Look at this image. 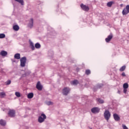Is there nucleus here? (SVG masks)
Here are the masks:
<instances>
[{
    "label": "nucleus",
    "instance_id": "22",
    "mask_svg": "<svg viewBox=\"0 0 129 129\" xmlns=\"http://www.w3.org/2000/svg\"><path fill=\"white\" fill-rule=\"evenodd\" d=\"M113 4V2L112 1L109 2L107 4V6L109 8H110L112 6Z\"/></svg>",
    "mask_w": 129,
    "mask_h": 129
},
{
    "label": "nucleus",
    "instance_id": "29",
    "mask_svg": "<svg viewBox=\"0 0 129 129\" xmlns=\"http://www.w3.org/2000/svg\"><path fill=\"white\" fill-rule=\"evenodd\" d=\"M85 73L87 75H89V74H90V73H91L90 70H86Z\"/></svg>",
    "mask_w": 129,
    "mask_h": 129
},
{
    "label": "nucleus",
    "instance_id": "34",
    "mask_svg": "<svg viewBox=\"0 0 129 129\" xmlns=\"http://www.w3.org/2000/svg\"><path fill=\"white\" fill-rule=\"evenodd\" d=\"M127 89H123V92L125 94L126 93V92L127 91V90H126Z\"/></svg>",
    "mask_w": 129,
    "mask_h": 129
},
{
    "label": "nucleus",
    "instance_id": "28",
    "mask_svg": "<svg viewBox=\"0 0 129 129\" xmlns=\"http://www.w3.org/2000/svg\"><path fill=\"white\" fill-rule=\"evenodd\" d=\"M125 70V66H123L120 69V71H124Z\"/></svg>",
    "mask_w": 129,
    "mask_h": 129
},
{
    "label": "nucleus",
    "instance_id": "13",
    "mask_svg": "<svg viewBox=\"0 0 129 129\" xmlns=\"http://www.w3.org/2000/svg\"><path fill=\"white\" fill-rule=\"evenodd\" d=\"M0 55L3 56H7V55H8V52L5 50H2L0 53Z\"/></svg>",
    "mask_w": 129,
    "mask_h": 129
},
{
    "label": "nucleus",
    "instance_id": "2",
    "mask_svg": "<svg viewBox=\"0 0 129 129\" xmlns=\"http://www.w3.org/2000/svg\"><path fill=\"white\" fill-rule=\"evenodd\" d=\"M27 62V57L24 56L20 59V65L21 67H25L26 66V63Z\"/></svg>",
    "mask_w": 129,
    "mask_h": 129
},
{
    "label": "nucleus",
    "instance_id": "9",
    "mask_svg": "<svg viewBox=\"0 0 129 129\" xmlns=\"http://www.w3.org/2000/svg\"><path fill=\"white\" fill-rule=\"evenodd\" d=\"M112 39V34H110L108 37L105 38V41L106 43H108L109 42H110V40Z\"/></svg>",
    "mask_w": 129,
    "mask_h": 129
},
{
    "label": "nucleus",
    "instance_id": "36",
    "mask_svg": "<svg viewBox=\"0 0 129 129\" xmlns=\"http://www.w3.org/2000/svg\"><path fill=\"white\" fill-rule=\"evenodd\" d=\"M64 90H65V88H63V92H62L63 95H65V92H64Z\"/></svg>",
    "mask_w": 129,
    "mask_h": 129
},
{
    "label": "nucleus",
    "instance_id": "5",
    "mask_svg": "<svg viewBox=\"0 0 129 129\" xmlns=\"http://www.w3.org/2000/svg\"><path fill=\"white\" fill-rule=\"evenodd\" d=\"M91 110L92 113L96 114V113H99V111H100V109L97 107H95L92 108Z\"/></svg>",
    "mask_w": 129,
    "mask_h": 129
},
{
    "label": "nucleus",
    "instance_id": "27",
    "mask_svg": "<svg viewBox=\"0 0 129 129\" xmlns=\"http://www.w3.org/2000/svg\"><path fill=\"white\" fill-rule=\"evenodd\" d=\"M15 95H16L17 97H21V94H20V92H15Z\"/></svg>",
    "mask_w": 129,
    "mask_h": 129
},
{
    "label": "nucleus",
    "instance_id": "25",
    "mask_svg": "<svg viewBox=\"0 0 129 129\" xmlns=\"http://www.w3.org/2000/svg\"><path fill=\"white\" fill-rule=\"evenodd\" d=\"M123 88L124 89H127L128 88V84L127 83H124L123 85Z\"/></svg>",
    "mask_w": 129,
    "mask_h": 129
},
{
    "label": "nucleus",
    "instance_id": "33",
    "mask_svg": "<svg viewBox=\"0 0 129 129\" xmlns=\"http://www.w3.org/2000/svg\"><path fill=\"white\" fill-rule=\"evenodd\" d=\"M122 126L123 127V129H128V128L125 124H122Z\"/></svg>",
    "mask_w": 129,
    "mask_h": 129
},
{
    "label": "nucleus",
    "instance_id": "8",
    "mask_svg": "<svg viewBox=\"0 0 129 129\" xmlns=\"http://www.w3.org/2000/svg\"><path fill=\"white\" fill-rule=\"evenodd\" d=\"M36 88L38 89V90H39L41 91L43 89V86L41 85V82L40 81L38 82L36 84Z\"/></svg>",
    "mask_w": 129,
    "mask_h": 129
},
{
    "label": "nucleus",
    "instance_id": "24",
    "mask_svg": "<svg viewBox=\"0 0 129 129\" xmlns=\"http://www.w3.org/2000/svg\"><path fill=\"white\" fill-rule=\"evenodd\" d=\"M97 100L100 103H104V101L100 98L97 99Z\"/></svg>",
    "mask_w": 129,
    "mask_h": 129
},
{
    "label": "nucleus",
    "instance_id": "10",
    "mask_svg": "<svg viewBox=\"0 0 129 129\" xmlns=\"http://www.w3.org/2000/svg\"><path fill=\"white\" fill-rule=\"evenodd\" d=\"M34 25V20L33 18L30 19L29 24H28V27L29 28H33V26Z\"/></svg>",
    "mask_w": 129,
    "mask_h": 129
},
{
    "label": "nucleus",
    "instance_id": "16",
    "mask_svg": "<svg viewBox=\"0 0 129 129\" xmlns=\"http://www.w3.org/2000/svg\"><path fill=\"white\" fill-rule=\"evenodd\" d=\"M27 97L29 99L33 98V97H34V93H29L27 95Z\"/></svg>",
    "mask_w": 129,
    "mask_h": 129
},
{
    "label": "nucleus",
    "instance_id": "32",
    "mask_svg": "<svg viewBox=\"0 0 129 129\" xmlns=\"http://www.w3.org/2000/svg\"><path fill=\"white\" fill-rule=\"evenodd\" d=\"M46 104L47 105H52L53 102H52L51 101H48V102H46Z\"/></svg>",
    "mask_w": 129,
    "mask_h": 129
},
{
    "label": "nucleus",
    "instance_id": "14",
    "mask_svg": "<svg viewBox=\"0 0 129 129\" xmlns=\"http://www.w3.org/2000/svg\"><path fill=\"white\" fill-rule=\"evenodd\" d=\"M15 59H17V60H19V59H21V54L20 53H16L14 55Z\"/></svg>",
    "mask_w": 129,
    "mask_h": 129
},
{
    "label": "nucleus",
    "instance_id": "3",
    "mask_svg": "<svg viewBox=\"0 0 129 129\" xmlns=\"http://www.w3.org/2000/svg\"><path fill=\"white\" fill-rule=\"evenodd\" d=\"M80 7L82 10H83V11H84V12H88V11H89L90 10L89 6H88V5H86L83 4H81Z\"/></svg>",
    "mask_w": 129,
    "mask_h": 129
},
{
    "label": "nucleus",
    "instance_id": "1",
    "mask_svg": "<svg viewBox=\"0 0 129 129\" xmlns=\"http://www.w3.org/2000/svg\"><path fill=\"white\" fill-rule=\"evenodd\" d=\"M46 118H47L46 115H45V114L44 113L41 114V115L38 117V122H40V123H42V122H44Z\"/></svg>",
    "mask_w": 129,
    "mask_h": 129
},
{
    "label": "nucleus",
    "instance_id": "15",
    "mask_svg": "<svg viewBox=\"0 0 129 129\" xmlns=\"http://www.w3.org/2000/svg\"><path fill=\"white\" fill-rule=\"evenodd\" d=\"M70 93V88H65V95H68Z\"/></svg>",
    "mask_w": 129,
    "mask_h": 129
},
{
    "label": "nucleus",
    "instance_id": "35",
    "mask_svg": "<svg viewBox=\"0 0 129 129\" xmlns=\"http://www.w3.org/2000/svg\"><path fill=\"white\" fill-rule=\"evenodd\" d=\"M122 76L124 77L125 76V73L124 72H123L121 74Z\"/></svg>",
    "mask_w": 129,
    "mask_h": 129
},
{
    "label": "nucleus",
    "instance_id": "17",
    "mask_svg": "<svg viewBox=\"0 0 129 129\" xmlns=\"http://www.w3.org/2000/svg\"><path fill=\"white\" fill-rule=\"evenodd\" d=\"M72 84H73V85H77V84H78L79 83V82H78V81L77 80H75L74 81H73L71 82Z\"/></svg>",
    "mask_w": 129,
    "mask_h": 129
},
{
    "label": "nucleus",
    "instance_id": "31",
    "mask_svg": "<svg viewBox=\"0 0 129 129\" xmlns=\"http://www.w3.org/2000/svg\"><path fill=\"white\" fill-rule=\"evenodd\" d=\"M11 81L10 80H8L7 82H6V85H10V84H11Z\"/></svg>",
    "mask_w": 129,
    "mask_h": 129
},
{
    "label": "nucleus",
    "instance_id": "6",
    "mask_svg": "<svg viewBox=\"0 0 129 129\" xmlns=\"http://www.w3.org/2000/svg\"><path fill=\"white\" fill-rule=\"evenodd\" d=\"M129 13V5H127L126 6V8H124L122 12V15H123V16H125L126 15H127Z\"/></svg>",
    "mask_w": 129,
    "mask_h": 129
},
{
    "label": "nucleus",
    "instance_id": "18",
    "mask_svg": "<svg viewBox=\"0 0 129 129\" xmlns=\"http://www.w3.org/2000/svg\"><path fill=\"white\" fill-rule=\"evenodd\" d=\"M13 30L14 31H19L20 30V27L18 25H14L13 26Z\"/></svg>",
    "mask_w": 129,
    "mask_h": 129
},
{
    "label": "nucleus",
    "instance_id": "37",
    "mask_svg": "<svg viewBox=\"0 0 129 129\" xmlns=\"http://www.w3.org/2000/svg\"><path fill=\"white\" fill-rule=\"evenodd\" d=\"M94 91H96V90L95 89H94Z\"/></svg>",
    "mask_w": 129,
    "mask_h": 129
},
{
    "label": "nucleus",
    "instance_id": "11",
    "mask_svg": "<svg viewBox=\"0 0 129 129\" xmlns=\"http://www.w3.org/2000/svg\"><path fill=\"white\" fill-rule=\"evenodd\" d=\"M113 117H114V119H115V120H116V121H118V120H119V119H120L119 116H118V115H117V114H114Z\"/></svg>",
    "mask_w": 129,
    "mask_h": 129
},
{
    "label": "nucleus",
    "instance_id": "20",
    "mask_svg": "<svg viewBox=\"0 0 129 129\" xmlns=\"http://www.w3.org/2000/svg\"><path fill=\"white\" fill-rule=\"evenodd\" d=\"M30 48L31 49L34 51V50H35V46H34V43H33L32 42H31L30 44Z\"/></svg>",
    "mask_w": 129,
    "mask_h": 129
},
{
    "label": "nucleus",
    "instance_id": "19",
    "mask_svg": "<svg viewBox=\"0 0 129 129\" xmlns=\"http://www.w3.org/2000/svg\"><path fill=\"white\" fill-rule=\"evenodd\" d=\"M35 47L36 49H40L41 48V44L39 43H37L35 44Z\"/></svg>",
    "mask_w": 129,
    "mask_h": 129
},
{
    "label": "nucleus",
    "instance_id": "30",
    "mask_svg": "<svg viewBox=\"0 0 129 129\" xmlns=\"http://www.w3.org/2000/svg\"><path fill=\"white\" fill-rule=\"evenodd\" d=\"M18 3H19V4H21L22 6H24V1H17Z\"/></svg>",
    "mask_w": 129,
    "mask_h": 129
},
{
    "label": "nucleus",
    "instance_id": "7",
    "mask_svg": "<svg viewBox=\"0 0 129 129\" xmlns=\"http://www.w3.org/2000/svg\"><path fill=\"white\" fill-rule=\"evenodd\" d=\"M16 114V111L14 110H10L8 112V115L10 116V117H14Z\"/></svg>",
    "mask_w": 129,
    "mask_h": 129
},
{
    "label": "nucleus",
    "instance_id": "23",
    "mask_svg": "<svg viewBox=\"0 0 129 129\" xmlns=\"http://www.w3.org/2000/svg\"><path fill=\"white\" fill-rule=\"evenodd\" d=\"M102 86H103V84H99L96 85V87L97 89H99V88H101Z\"/></svg>",
    "mask_w": 129,
    "mask_h": 129
},
{
    "label": "nucleus",
    "instance_id": "26",
    "mask_svg": "<svg viewBox=\"0 0 129 129\" xmlns=\"http://www.w3.org/2000/svg\"><path fill=\"white\" fill-rule=\"evenodd\" d=\"M6 38V35L4 33L0 34V39H4Z\"/></svg>",
    "mask_w": 129,
    "mask_h": 129
},
{
    "label": "nucleus",
    "instance_id": "21",
    "mask_svg": "<svg viewBox=\"0 0 129 129\" xmlns=\"http://www.w3.org/2000/svg\"><path fill=\"white\" fill-rule=\"evenodd\" d=\"M0 124L1 125H6V121L3 119L0 120Z\"/></svg>",
    "mask_w": 129,
    "mask_h": 129
},
{
    "label": "nucleus",
    "instance_id": "4",
    "mask_svg": "<svg viewBox=\"0 0 129 129\" xmlns=\"http://www.w3.org/2000/svg\"><path fill=\"white\" fill-rule=\"evenodd\" d=\"M104 116L106 119L107 121H108V119L110 118V112H109V111L108 110H106L104 113Z\"/></svg>",
    "mask_w": 129,
    "mask_h": 129
},
{
    "label": "nucleus",
    "instance_id": "12",
    "mask_svg": "<svg viewBox=\"0 0 129 129\" xmlns=\"http://www.w3.org/2000/svg\"><path fill=\"white\" fill-rule=\"evenodd\" d=\"M7 95L5 92H0V98H4Z\"/></svg>",
    "mask_w": 129,
    "mask_h": 129
}]
</instances>
